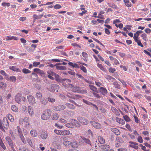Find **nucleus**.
<instances>
[{"mask_svg": "<svg viewBox=\"0 0 151 151\" xmlns=\"http://www.w3.org/2000/svg\"><path fill=\"white\" fill-rule=\"evenodd\" d=\"M87 92V91L85 89H80L79 91H77V93H81L82 94H85Z\"/></svg>", "mask_w": 151, "mask_h": 151, "instance_id": "obj_46", "label": "nucleus"}, {"mask_svg": "<svg viewBox=\"0 0 151 151\" xmlns=\"http://www.w3.org/2000/svg\"><path fill=\"white\" fill-rule=\"evenodd\" d=\"M54 132L58 135L66 136L69 135L70 132L68 130H60L57 129L54 130Z\"/></svg>", "mask_w": 151, "mask_h": 151, "instance_id": "obj_3", "label": "nucleus"}, {"mask_svg": "<svg viewBox=\"0 0 151 151\" xmlns=\"http://www.w3.org/2000/svg\"><path fill=\"white\" fill-rule=\"evenodd\" d=\"M68 64L70 66L72 67L73 68H79L80 67L77 64L74 63H72L71 62H70L68 63Z\"/></svg>", "mask_w": 151, "mask_h": 151, "instance_id": "obj_28", "label": "nucleus"}, {"mask_svg": "<svg viewBox=\"0 0 151 151\" xmlns=\"http://www.w3.org/2000/svg\"><path fill=\"white\" fill-rule=\"evenodd\" d=\"M30 134L33 137H36L37 136V133L35 130L32 129L30 131Z\"/></svg>", "mask_w": 151, "mask_h": 151, "instance_id": "obj_32", "label": "nucleus"}, {"mask_svg": "<svg viewBox=\"0 0 151 151\" xmlns=\"http://www.w3.org/2000/svg\"><path fill=\"white\" fill-rule=\"evenodd\" d=\"M126 6L128 7H130L132 6L131 3L129 1V0H123Z\"/></svg>", "mask_w": 151, "mask_h": 151, "instance_id": "obj_36", "label": "nucleus"}, {"mask_svg": "<svg viewBox=\"0 0 151 151\" xmlns=\"http://www.w3.org/2000/svg\"><path fill=\"white\" fill-rule=\"evenodd\" d=\"M144 31L147 34H150L151 32V29L149 28H145Z\"/></svg>", "mask_w": 151, "mask_h": 151, "instance_id": "obj_58", "label": "nucleus"}, {"mask_svg": "<svg viewBox=\"0 0 151 151\" xmlns=\"http://www.w3.org/2000/svg\"><path fill=\"white\" fill-rule=\"evenodd\" d=\"M82 55L84 58L83 59L86 61H87V58H88V54L85 52H83L82 53Z\"/></svg>", "mask_w": 151, "mask_h": 151, "instance_id": "obj_31", "label": "nucleus"}, {"mask_svg": "<svg viewBox=\"0 0 151 151\" xmlns=\"http://www.w3.org/2000/svg\"><path fill=\"white\" fill-rule=\"evenodd\" d=\"M60 87L58 85L56 84H51L49 87V90L50 91L58 92V90L59 89Z\"/></svg>", "mask_w": 151, "mask_h": 151, "instance_id": "obj_4", "label": "nucleus"}, {"mask_svg": "<svg viewBox=\"0 0 151 151\" xmlns=\"http://www.w3.org/2000/svg\"><path fill=\"white\" fill-rule=\"evenodd\" d=\"M28 109L29 113L31 116H32L34 114L33 109L30 106H28Z\"/></svg>", "mask_w": 151, "mask_h": 151, "instance_id": "obj_39", "label": "nucleus"}, {"mask_svg": "<svg viewBox=\"0 0 151 151\" xmlns=\"http://www.w3.org/2000/svg\"><path fill=\"white\" fill-rule=\"evenodd\" d=\"M7 87L6 84L4 82L0 81V88L2 90H5Z\"/></svg>", "mask_w": 151, "mask_h": 151, "instance_id": "obj_21", "label": "nucleus"}, {"mask_svg": "<svg viewBox=\"0 0 151 151\" xmlns=\"http://www.w3.org/2000/svg\"><path fill=\"white\" fill-rule=\"evenodd\" d=\"M52 114L51 110L47 109L45 110L42 115L41 119L43 120H47L50 117Z\"/></svg>", "mask_w": 151, "mask_h": 151, "instance_id": "obj_1", "label": "nucleus"}, {"mask_svg": "<svg viewBox=\"0 0 151 151\" xmlns=\"http://www.w3.org/2000/svg\"><path fill=\"white\" fill-rule=\"evenodd\" d=\"M116 120L117 122L121 124H124L125 123L124 120L118 117H116Z\"/></svg>", "mask_w": 151, "mask_h": 151, "instance_id": "obj_18", "label": "nucleus"}, {"mask_svg": "<svg viewBox=\"0 0 151 151\" xmlns=\"http://www.w3.org/2000/svg\"><path fill=\"white\" fill-rule=\"evenodd\" d=\"M51 75L52 76H55V79L56 81L61 83V81L63 79H60L58 75L53 72H52V74Z\"/></svg>", "mask_w": 151, "mask_h": 151, "instance_id": "obj_12", "label": "nucleus"}, {"mask_svg": "<svg viewBox=\"0 0 151 151\" xmlns=\"http://www.w3.org/2000/svg\"><path fill=\"white\" fill-rule=\"evenodd\" d=\"M65 105L68 108L71 109H74L75 108V106L73 104L69 103L66 104Z\"/></svg>", "mask_w": 151, "mask_h": 151, "instance_id": "obj_42", "label": "nucleus"}, {"mask_svg": "<svg viewBox=\"0 0 151 151\" xmlns=\"http://www.w3.org/2000/svg\"><path fill=\"white\" fill-rule=\"evenodd\" d=\"M147 35L146 34L144 33L141 35V37L142 38L143 40L145 41H147L148 39L147 38Z\"/></svg>", "mask_w": 151, "mask_h": 151, "instance_id": "obj_41", "label": "nucleus"}, {"mask_svg": "<svg viewBox=\"0 0 151 151\" xmlns=\"http://www.w3.org/2000/svg\"><path fill=\"white\" fill-rule=\"evenodd\" d=\"M1 5L3 6H8L9 7L10 6V4L9 3H6L4 2L2 3Z\"/></svg>", "mask_w": 151, "mask_h": 151, "instance_id": "obj_53", "label": "nucleus"}, {"mask_svg": "<svg viewBox=\"0 0 151 151\" xmlns=\"http://www.w3.org/2000/svg\"><path fill=\"white\" fill-rule=\"evenodd\" d=\"M123 118L124 120L127 122H129L131 121V119L127 115L124 116Z\"/></svg>", "mask_w": 151, "mask_h": 151, "instance_id": "obj_45", "label": "nucleus"}, {"mask_svg": "<svg viewBox=\"0 0 151 151\" xmlns=\"http://www.w3.org/2000/svg\"><path fill=\"white\" fill-rule=\"evenodd\" d=\"M111 109L112 111L114 113L116 116H119L120 115V113L118 111L115 107L111 106Z\"/></svg>", "mask_w": 151, "mask_h": 151, "instance_id": "obj_20", "label": "nucleus"}, {"mask_svg": "<svg viewBox=\"0 0 151 151\" xmlns=\"http://www.w3.org/2000/svg\"><path fill=\"white\" fill-rule=\"evenodd\" d=\"M40 102L42 104L46 105L48 101L46 99H43L40 100Z\"/></svg>", "mask_w": 151, "mask_h": 151, "instance_id": "obj_43", "label": "nucleus"}, {"mask_svg": "<svg viewBox=\"0 0 151 151\" xmlns=\"http://www.w3.org/2000/svg\"><path fill=\"white\" fill-rule=\"evenodd\" d=\"M59 118V116L58 114L56 113H54L52 116V119L53 120H57Z\"/></svg>", "mask_w": 151, "mask_h": 151, "instance_id": "obj_40", "label": "nucleus"}, {"mask_svg": "<svg viewBox=\"0 0 151 151\" xmlns=\"http://www.w3.org/2000/svg\"><path fill=\"white\" fill-rule=\"evenodd\" d=\"M10 79L12 82H15L16 80V78L14 76H11L10 78Z\"/></svg>", "mask_w": 151, "mask_h": 151, "instance_id": "obj_60", "label": "nucleus"}, {"mask_svg": "<svg viewBox=\"0 0 151 151\" xmlns=\"http://www.w3.org/2000/svg\"><path fill=\"white\" fill-rule=\"evenodd\" d=\"M40 137L43 139H45L48 137V133L46 131H42L41 132Z\"/></svg>", "mask_w": 151, "mask_h": 151, "instance_id": "obj_15", "label": "nucleus"}, {"mask_svg": "<svg viewBox=\"0 0 151 151\" xmlns=\"http://www.w3.org/2000/svg\"><path fill=\"white\" fill-rule=\"evenodd\" d=\"M17 130L19 135L20 138L22 142L26 144V141L22 133L21 129L19 126L17 127Z\"/></svg>", "mask_w": 151, "mask_h": 151, "instance_id": "obj_5", "label": "nucleus"}, {"mask_svg": "<svg viewBox=\"0 0 151 151\" xmlns=\"http://www.w3.org/2000/svg\"><path fill=\"white\" fill-rule=\"evenodd\" d=\"M9 69L18 72H21V70H20L19 68L14 66H10L9 67Z\"/></svg>", "mask_w": 151, "mask_h": 151, "instance_id": "obj_29", "label": "nucleus"}, {"mask_svg": "<svg viewBox=\"0 0 151 151\" xmlns=\"http://www.w3.org/2000/svg\"><path fill=\"white\" fill-rule=\"evenodd\" d=\"M23 121L24 122L27 123L26 125L27 127L29 125V118L28 117H26L24 118L23 119Z\"/></svg>", "mask_w": 151, "mask_h": 151, "instance_id": "obj_37", "label": "nucleus"}, {"mask_svg": "<svg viewBox=\"0 0 151 151\" xmlns=\"http://www.w3.org/2000/svg\"><path fill=\"white\" fill-rule=\"evenodd\" d=\"M83 139L85 142L87 144H90V145H91V143L90 140L88 139L84 138Z\"/></svg>", "mask_w": 151, "mask_h": 151, "instance_id": "obj_54", "label": "nucleus"}, {"mask_svg": "<svg viewBox=\"0 0 151 151\" xmlns=\"http://www.w3.org/2000/svg\"><path fill=\"white\" fill-rule=\"evenodd\" d=\"M40 62H34L33 63V66L35 67H37L39 65H40Z\"/></svg>", "mask_w": 151, "mask_h": 151, "instance_id": "obj_63", "label": "nucleus"}, {"mask_svg": "<svg viewBox=\"0 0 151 151\" xmlns=\"http://www.w3.org/2000/svg\"><path fill=\"white\" fill-rule=\"evenodd\" d=\"M27 98L29 103L31 105H33L36 104L35 99L33 96L29 95L27 96Z\"/></svg>", "mask_w": 151, "mask_h": 151, "instance_id": "obj_6", "label": "nucleus"}, {"mask_svg": "<svg viewBox=\"0 0 151 151\" xmlns=\"http://www.w3.org/2000/svg\"><path fill=\"white\" fill-rule=\"evenodd\" d=\"M113 84L115 88L118 89H120L121 88L120 85L117 82H115L113 83Z\"/></svg>", "mask_w": 151, "mask_h": 151, "instance_id": "obj_44", "label": "nucleus"}, {"mask_svg": "<svg viewBox=\"0 0 151 151\" xmlns=\"http://www.w3.org/2000/svg\"><path fill=\"white\" fill-rule=\"evenodd\" d=\"M3 124L4 128L7 129L9 127L8 121L6 117H4L3 119Z\"/></svg>", "mask_w": 151, "mask_h": 151, "instance_id": "obj_7", "label": "nucleus"}, {"mask_svg": "<svg viewBox=\"0 0 151 151\" xmlns=\"http://www.w3.org/2000/svg\"><path fill=\"white\" fill-rule=\"evenodd\" d=\"M71 147L73 148H78V143L76 141H73L70 143Z\"/></svg>", "mask_w": 151, "mask_h": 151, "instance_id": "obj_16", "label": "nucleus"}, {"mask_svg": "<svg viewBox=\"0 0 151 151\" xmlns=\"http://www.w3.org/2000/svg\"><path fill=\"white\" fill-rule=\"evenodd\" d=\"M27 142L29 145L31 147L33 148L34 147V146L31 139L29 138H27Z\"/></svg>", "mask_w": 151, "mask_h": 151, "instance_id": "obj_38", "label": "nucleus"}, {"mask_svg": "<svg viewBox=\"0 0 151 151\" xmlns=\"http://www.w3.org/2000/svg\"><path fill=\"white\" fill-rule=\"evenodd\" d=\"M98 141L100 144H103L105 142V139L102 136H98Z\"/></svg>", "mask_w": 151, "mask_h": 151, "instance_id": "obj_30", "label": "nucleus"}, {"mask_svg": "<svg viewBox=\"0 0 151 151\" xmlns=\"http://www.w3.org/2000/svg\"><path fill=\"white\" fill-rule=\"evenodd\" d=\"M97 65L98 67L103 71L105 72L106 71V68H104L101 64L97 63Z\"/></svg>", "mask_w": 151, "mask_h": 151, "instance_id": "obj_33", "label": "nucleus"}, {"mask_svg": "<svg viewBox=\"0 0 151 151\" xmlns=\"http://www.w3.org/2000/svg\"><path fill=\"white\" fill-rule=\"evenodd\" d=\"M6 116L11 122H14V119L12 114H7Z\"/></svg>", "mask_w": 151, "mask_h": 151, "instance_id": "obj_34", "label": "nucleus"}, {"mask_svg": "<svg viewBox=\"0 0 151 151\" xmlns=\"http://www.w3.org/2000/svg\"><path fill=\"white\" fill-rule=\"evenodd\" d=\"M111 130L116 135H119L120 134V131L118 129L116 128H111Z\"/></svg>", "mask_w": 151, "mask_h": 151, "instance_id": "obj_19", "label": "nucleus"}, {"mask_svg": "<svg viewBox=\"0 0 151 151\" xmlns=\"http://www.w3.org/2000/svg\"><path fill=\"white\" fill-rule=\"evenodd\" d=\"M33 71L34 72H36L39 74L43 75L44 74V72L43 71L38 68L34 69H33Z\"/></svg>", "mask_w": 151, "mask_h": 151, "instance_id": "obj_23", "label": "nucleus"}, {"mask_svg": "<svg viewBox=\"0 0 151 151\" xmlns=\"http://www.w3.org/2000/svg\"><path fill=\"white\" fill-rule=\"evenodd\" d=\"M81 123L84 125L87 124L88 123V121L84 117H81L80 120Z\"/></svg>", "mask_w": 151, "mask_h": 151, "instance_id": "obj_25", "label": "nucleus"}, {"mask_svg": "<svg viewBox=\"0 0 151 151\" xmlns=\"http://www.w3.org/2000/svg\"><path fill=\"white\" fill-rule=\"evenodd\" d=\"M101 148L104 151H108L109 149V146L107 145H101Z\"/></svg>", "mask_w": 151, "mask_h": 151, "instance_id": "obj_24", "label": "nucleus"}, {"mask_svg": "<svg viewBox=\"0 0 151 151\" xmlns=\"http://www.w3.org/2000/svg\"><path fill=\"white\" fill-rule=\"evenodd\" d=\"M56 68L57 69L59 70H65L66 69V68L64 66H57Z\"/></svg>", "mask_w": 151, "mask_h": 151, "instance_id": "obj_51", "label": "nucleus"}, {"mask_svg": "<svg viewBox=\"0 0 151 151\" xmlns=\"http://www.w3.org/2000/svg\"><path fill=\"white\" fill-rule=\"evenodd\" d=\"M83 72H84L85 73H86L87 72V70L86 68L83 66V65H82L80 66L79 68Z\"/></svg>", "mask_w": 151, "mask_h": 151, "instance_id": "obj_52", "label": "nucleus"}, {"mask_svg": "<svg viewBox=\"0 0 151 151\" xmlns=\"http://www.w3.org/2000/svg\"><path fill=\"white\" fill-rule=\"evenodd\" d=\"M12 110L15 112H17L18 111V108L14 105H12L11 106Z\"/></svg>", "mask_w": 151, "mask_h": 151, "instance_id": "obj_35", "label": "nucleus"}, {"mask_svg": "<svg viewBox=\"0 0 151 151\" xmlns=\"http://www.w3.org/2000/svg\"><path fill=\"white\" fill-rule=\"evenodd\" d=\"M97 93H96V92H93V94L95 97L97 98H100L101 97V96H100L99 94Z\"/></svg>", "mask_w": 151, "mask_h": 151, "instance_id": "obj_56", "label": "nucleus"}, {"mask_svg": "<svg viewBox=\"0 0 151 151\" xmlns=\"http://www.w3.org/2000/svg\"><path fill=\"white\" fill-rule=\"evenodd\" d=\"M80 88L78 87H76L74 88H73V92H77V91H79Z\"/></svg>", "mask_w": 151, "mask_h": 151, "instance_id": "obj_59", "label": "nucleus"}, {"mask_svg": "<svg viewBox=\"0 0 151 151\" xmlns=\"http://www.w3.org/2000/svg\"><path fill=\"white\" fill-rule=\"evenodd\" d=\"M22 72L25 74H27L28 73H31V71L27 69L23 68L22 70Z\"/></svg>", "mask_w": 151, "mask_h": 151, "instance_id": "obj_50", "label": "nucleus"}, {"mask_svg": "<svg viewBox=\"0 0 151 151\" xmlns=\"http://www.w3.org/2000/svg\"><path fill=\"white\" fill-rule=\"evenodd\" d=\"M109 6L113 8H116V5L114 3H109L108 4Z\"/></svg>", "mask_w": 151, "mask_h": 151, "instance_id": "obj_55", "label": "nucleus"}, {"mask_svg": "<svg viewBox=\"0 0 151 151\" xmlns=\"http://www.w3.org/2000/svg\"><path fill=\"white\" fill-rule=\"evenodd\" d=\"M109 71L110 73H113L116 71V69L115 68L110 67L109 69Z\"/></svg>", "mask_w": 151, "mask_h": 151, "instance_id": "obj_57", "label": "nucleus"}, {"mask_svg": "<svg viewBox=\"0 0 151 151\" xmlns=\"http://www.w3.org/2000/svg\"><path fill=\"white\" fill-rule=\"evenodd\" d=\"M66 108L65 105H60L58 106H55L53 107V109L55 111H61L63 110Z\"/></svg>", "mask_w": 151, "mask_h": 151, "instance_id": "obj_8", "label": "nucleus"}, {"mask_svg": "<svg viewBox=\"0 0 151 151\" xmlns=\"http://www.w3.org/2000/svg\"><path fill=\"white\" fill-rule=\"evenodd\" d=\"M90 122L92 126L95 128L99 129H101V125L99 123L92 121H91Z\"/></svg>", "mask_w": 151, "mask_h": 151, "instance_id": "obj_9", "label": "nucleus"}, {"mask_svg": "<svg viewBox=\"0 0 151 151\" xmlns=\"http://www.w3.org/2000/svg\"><path fill=\"white\" fill-rule=\"evenodd\" d=\"M105 77L109 82H113L115 80L114 78L109 75H106Z\"/></svg>", "mask_w": 151, "mask_h": 151, "instance_id": "obj_17", "label": "nucleus"}, {"mask_svg": "<svg viewBox=\"0 0 151 151\" xmlns=\"http://www.w3.org/2000/svg\"><path fill=\"white\" fill-rule=\"evenodd\" d=\"M99 91L100 93L104 95L108 93L107 90L105 88L103 87H100L99 89Z\"/></svg>", "mask_w": 151, "mask_h": 151, "instance_id": "obj_13", "label": "nucleus"}, {"mask_svg": "<svg viewBox=\"0 0 151 151\" xmlns=\"http://www.w3.org/2000/svg\"><path fill=\"white\" fill-rule=\"evenodd\" d=\"M61 138H62L63 144L64 145L67 147L70 145V141L68 140V139L66 137H62Z\"/></svg>", "mask_w": 151, "mask_h": 151, "instance_id": "obj_14", "label": "nucleus"}, {"mask_svg": "<svg viewBox=\"0 0 151 151\" xmlns=\"http://www.w3.org/2000/svg\"><path fill=\"white\" fill-rule=\"evenodd\" d=\"M18 40L17 37L14 36H11L10 40Z\"/></svg>", "mask_w": 151, "mask_h": 151, "instance_id": "obj_64", "label": "nucleus"}, {"mask_svg": "<svg viewBox=\"0 0 151 151\" xmlns=\"http://www.w3.org/2000/svg\"><path fill=\"white\" fill-rule=\"evenodd\" d=\"M116 140L119 143H123L124 142V141L121 138L118 137L116 138Z\"/></svg>", "mask_w": 151, "mask_h": 151, "instance_id": "obj_61", "label": "nucleus"}, {"mask_svg": "<svg viewBox=\"0 0 151 151\" xmlns=\"http://www.w3.org/2000/svg\"><path fill=\"white\" fill-rule=\"evenodd\" d=\"M89 86L91 90L96 93L99 92V91L96 87L92 85H89Z\"/></svg>", "mask_w": 151, "mask_h": 151, "instance_id": "obj_27", "label": "nucleus"}, {"mask_svg": "<svg viewBox=\"0 0 151 151\" xmlns=\"http://www.w3.org/2000/svg\"><path fill=\"white\" fill-rule=\"evenodd\" d=\"M5 139L7 142L8 143L10 146L13 145V142L11 138L8 136L6 137Z\"/></svg>", "mask_w": 151, "mask_h": 151, "instance_id": "obj_26", "label": "nucleus"}, {"mask_svg": "<svg viewBox=\"0 0 151 151\" xmlns=\"http://www.w3.org/2000/svg\"><path fill=\"white\" fill-rule=\"evenodd\" d=\"M61 7L62 6L59 4H56L54 6V8L55 9H60Z\"/></svg>", "mask_w": 151, "mask_h": 151, "instance_id": "obj_62", "label": "nucleus"}, {"mask_svg": "<svg viewBox=\"0 0 151 151\" xmlns=\"http://www.w3.org/2000/svg\"><path fill=\"white\" fill-rule=\"evenodd\" d=\"M71 82L70 80L66 79H63L61 81V83H62L64 86L68 88H73V86L70 84Z\"/></svg>", "mask_w": 151, "mask_h": 151, "instance_id": "obj_2", "label": "nucleus"}, {"mask_svg": "<svg viewBox=\"0 0 151 151\" xmlns=\"http://www.w3.org/2000/svg\"><path fill=\"white\" fill-rule=\"evenodd\" d=\"M133 116L135 123L137 124L139 123L140 122V120L138 119V117L135 115H134Z\"/></svg>", "mask_w": 151, "mask_h": 151, "instance_id": "obj_49", "label": "nucleus"}, {"mask_svg": "<svg viewBox=\"0 0 151 151\" xmlns=\"http://www.w3.org/2000/svg\"><path fill=\"white\" fill-rule=\"evenodd\" d=\"M22 94L21 93H17L16 95L15 98V100L16 102L20 104L21 102V96Z\"/></svg>", "mask_w": 151, "mask_h": 151, "instance_id": "obj_10", "label": "nucleus"}, {"mask_svg": "<svg viewBox=\"0 0 151 151\" xmlns=\"http://www.w3.org/2000/svg\"><path fill=\"white\" fill-rule=\"evenodd\" d=\"M47 99L50 102L53 103L55 101V99L54 98L50 97H47Z\"/></svg>", "mask_w": 151, "mask_h": 151, "instance_id": "obj_48", "label": "nucleus"}, {"mask_svg": "<svg viewBox=\"0 0 151 151\" xmlns=\"http://www.w3.org/2000/svg\"><path fill=\"white\" fill-rule=\"evenodd\" d=\"M66 96L69 98L74 99H75L77 98H81V97L78 95H73L69 93H67Z\"/></svg>", "mask_w": 151, "mask_h": 151, "instance_id": "obj_11", "label": "nucleus"}, {"mask_svg": "<svg viewBox=\"0 0 151 151\" xmlns=\"http://www.w3.org/2000/svg\"><path fill=\"white\" fill-rule=\"evenodd\" d=\"M43 16V14H40L39 15H37V14H34L33 16V18L34 22L36 19H41Z\"/></svg>", "mask_w": 151, "mask_h": 151, "instance_id": "obj_22", "label": "nucleus"}, {"mask_svg": "<svg viewBox=\"0 0 151 151\" xmlns=\"http://www.w3.org/2000/svg\"><path fill=\"white\" fill-rule=\"evenodd\" d=\"M42 96V94L39 92H38L36 94V97L37 99H41Z\"/></svg>", "mask_w": 151, "mask_h": 151, "instance_id": "obj_47", "label": "nucleus"}]
</instances>
